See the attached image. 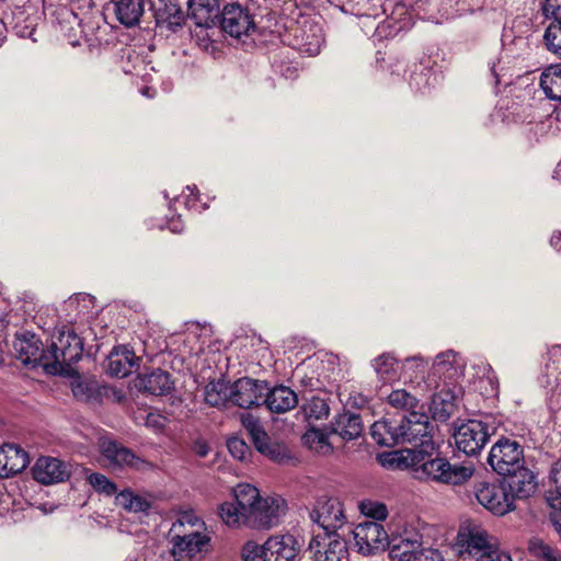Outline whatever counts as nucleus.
<instances>
[{
    "mask_svg": "<svg viewBox=\"0 0 561 561\" xmlns=\"http://www.w3.org/2000/svg\"><path fill=\"white\" fill-rule=\"evenodd\" d=\"M432 451L403 450L388 454L382 460L383 466L397 469H412L413 477L421 481H431L459 485L468 481L474 472L472 463L451 465L442 457L432 458Z\"/></svg>",
    "mask_w": 561,
    "mask_h": 561,
    "instance_id": "nucleus-1",
    "label": "nucleus"
},
{
    "mask_svg": "<svg viewBox=\"0 0 561 561\" xmlns=\"http://www.w3.org/2000/svg\"><path fill=\"white\" fill-rule=\"evenodd\" d=\"M206 525L195 513L185 512L172 524L170 529L172 556L176 561H190L210 541L205 533Z\"/></svg>",
    "mask_w": 561,
    "mask_h": 561,
    "instance_id": "nucleus-2",
    "label": "nucleus"
},
{
    "mask_svg": "<svg viewBox=\"0 0 561 561\" xmlns=\"http://www.w3.org/2000/svg\"><path fill=\"white\" fill-rule=\"evenodd\" d=\"M233 502L250 516L252 527L271 528L285 511V501L282 497L262 499L259 490L248 483L238 484L233 489Z\"/></svg>",
    "mask_w": 561,
    "mask_h": 561,
    "instance_id": "nucleus-3",
    "label": "nucleus"
},
{
    "mask_svg": "<svg viewBox=\"0 0 561 561\" xmlns=\"http://www.w3.org/2000/svg\"><path fill=\"white\" fill-rule=\"evenodd\" d=\"M82 352V337L72 325H62L53 336L47 354L50 362H45V371L51 375L68 373L69 367L81 358Z\"/></svg>",
    "mask_w": 561,
    "mask_h": 561,
    "instance_id": "nucleus-4",
    "label": "nucleus"
},
{
    "mask_svg": "<svg viewBox=\"0 0 561 561\" xmlns=\"http://www.w3.org/2000/svg\"><path fill=\"white\" fill-rule=\"evenodd\" d=\"M400 430L402 432V444H412L413 450L430 453L435 449L432 438V430L427 414L412 411L400 420Z\"/></svg>",
    "mask_w": 561,
    "mask_h": 561,
    "instance_id": "nucleus-5",
    "label": "nucleus"
},
{
    "mask_svg": "<svg viewBox=\"0 0 561 561\" xmlns=\"http://www.w3.org/2000/svg\"><path fill=\"white\" fill-rule=\"evenodd\" d=\"M522 445L510 438H500L490 449L488 463L500 476H508L524 467Z\"/></svg>",
    "mask_w": 561,
    "mask_h": 561,
    "instance_id": "nucleus-6",
    "label": "nucleus"
},
{
    "mask_svg": "<svg viewBox=\"0 0 561 561\" xmlns=\"http://www.w3.org/2000/svg\"><path fill=\"white\" fill-rule=\"evenodd\" d=\"M472 493L479 504L494 515L503 516L514 510L513 499L502 484L478 481Z\"/></svg>",
    "mask_w": 561,
    "mask_h": 561,
    "instance_id": "nucleus-7",
    "label": "nucleus"
},
{
    "mask_svg": "<svg viewBox=\"0 0 561 561\" xmlns=\"http://www.w3.org/2000/svg\"><path fill=\"white\" fill-rule=\"evenodd\" d=\"M354 548L357 552L369 556L383 550L388 545L389 535L377 522L359 523L352 530Z\"/></svg>",
    "mask_w": 561,
    "mask_h": 561,
    "instance_id": "nucleus-8",
    "label": "nucleus"
},
{
    "mask_svg": "<svg viewBox=\"0 0 561 561\" xmlns=\"http://www.w3.org/2000/svg\"><path fill=\"white\" fill-rule=\"evenodd\" d=\"M489 426L478 420H469L457 427L454 433L457 448L468 456L478 454L488 443Z\"/></svg>",
    "mask_w": 561,
    "mask_h": 561,
    "instance_id": "nucleus-9",
    "label": "nucleus"
},
{
    "mask_svg": "<svg viewBox=\"0 0 561 561\" xmlns=\"http://www.w3.org/2000/svg\"><path fill=\"white\" fill-rule=\"evenodd\" d=\"M391 559L409 561L415 550L422 547V536L411 525H398L389 535L388 545Z\"/></svg>",
    "mask_w": 561,
    "mask_h": 561,
    "instance_id": "nucleus-10",
    "label": "nucleus"
},
{
    "mask_svg": "<svg viewBox=\"0 0 561 561\" xmlns=\"http://www.w3.org/2000/svg\"><path fill=\"white\" fill-rule=\"evenodd\" d=\"M268 386L265 381H259L248 377L240 378L231 383V404L241 409H250L263 402Z\"/></svg>",
    "mask_w": 561,
    "mask_h": 561,
    "instance_id": "nucleus-11",
    "label": "nucleus"
},
{
    "mask_svg": "<svg viewBox=\"0 0 561 561\" xmlns=\"http://www.w3.org/2000/svg\"><path fill=\"white\" fill-rule=\"evenodd\" d=\"M310 518L325 533H335L345 520L343 504L335 497H322L310 512Z\"/></svg>",
    "mask_w": 561,
    "mask_h": 561,
    "instance_id": "nucleus-12",
    "label": "nucleus"
},
{
    "mask_svg": "<svg viewBox=\"0 0 561 561\" xmlns=\"http://www.w3.org/2000/svg\"><path fill=\"white\" fill-rule=\"evenodd\" d=\"M99 446L102 456L110 467H128L140 470L150 466L149 462L136 456L130 449L115 440L102 438L100 439Z\"/></svg>",
    "mask_w": 561,
    "mask_h": 561,
    "instance_id": "nucleus-13",
    "label": "nucleus"
},
{
    "mask_svg": "<svg viewBox=\"0 0 561 561\" xmlns=\"http://www.w3.org/2000/svg\"><path fill=\"white\" fill-rule=\"evenodd\" d=\"M32 471L37 482L48 485L69 479L71 465L54 457H39Z\"/></svg>",
    "mask_w": 561,
    "mask_h": 561,
    "instance_id": "nucleus-14",
    "label": "nucleus"
},
{
    "mask_svg": "<svg viewBox=\"0 0 561 561\" xmlns=\"http://www.w3.org/2000/svg\"><path fill=\"white\" fill-rule=\"evenodd\" d=\"M220 25L225 33L236 38L248 34L255 26L249 11L238 3H230L224 8Z\"/></svg>",
    "mask_w": 561,
    "mask_h": 561,
    "instance_id": "nucleus-15",
    "label": "nucleus"
},
{
    "mask_svg": "<svg viewBox=\"0 0 561 561\" xmlns=\"http://www.w3.org/2000/svg\"><path fill=\"white\" fill-rule=\"evenodd\" d=\"M309 550L316 561H341L347 552L345 541L335 533L316 536L309 543Z\"/></svg>",
    "mask_w": 561,
    "mask_h": 561,
    "instance_id": "nucleus-16",
    "label": "nucleus"
},
{
    "mask_svg": "<svg viewBox=\"0 0 561 561\" xmlns=\"http://www.w3.org/2000/svg\"><path fill=\"white\" fill-rule=\"evenodd\" d=\"M458 539L461 553H468L476 560L494 549L489 540L486 530L478 525L462 528L458 534Z\"/></svg>",
    "mask_w": 561,
    "mask_h": 561,
    "instance_id": "nucleus-17",
    "label": "nucleus"
},
{
    "mask_svg": "<svg viewBox=\"0 0 561 561\" xmlns=\"http://www.w3.org/2000/svg\"><path fill=\"white\" fill-rule=\"evenodd\" d=\"M148 0H112L106 11L112 13L123 26L130 28L139 25Z\"/></svg>",
    "mask_w": 561,
    "mask_h": 561,
    "instance_id": "nucleus-18",
    "label": "nucleus"
},
{
    "mask_svg": "<svg viewBox=\"0 0 561 561\" xmlns=\"http://www.w3.org/2000/svg\"><path fill=\"white\" fill-rule=\"evenodd\" d=\"M13 348L16 358L24 365H41L45 369V362H50L48 350L42 348V342L35 335L18 337Z\"/></svg>",
    "mask_w": 561,
    "mask_h": 561,
    "instance_id": "nucleus-19",
    "label": "nucleus"
},
{
    "mask_svg": "<svg viewBox=\"0 0 561 561\" xmlns=\"http://www.w3.org/2000/svg\"><path fill=\"white\" fill-rule=\"evenodd\" d=\"M154 19L157 26L178 32L185 22V14L176 0H159Z\"/></svg>",
    "mask_w": 561,
    "mask_h": 561,
    "instance_id": "nucleus-20",
    "label": "nucleus"
},
{
    "mask_svg": "<svg viewBox=\"0 0 561 561\" xmlns=\"http://www.w3.org/2000/svg\"><path fill=\"white\" fill-rule=\"evenodd\" d=\"M296 46L301 53L309 56L318 55L324 42L322 28L319 24L305 21L295 34Z\"/></svg>",
    "mask_w": 561,
    "mask_h": 561,
    "instance_id": "nucleus-21",
    "label": "nucleus"
},
{
    "mask_svg": "<svg viewBox=\"0 0 561 561\" xmlns=\"http://www.w3.org/2000/svg\"><path fill=\"white\" fill-rule=\"evenodd\" d=\"M139 358L126 346L115 347L107 356L106 371L113 376L123 378L138 367Z\"/></svg>",
    "mask_w": 561,
    "mask_h": 561,
    "instance_id": "nucleus-22",
    "label": "nucleus"
},
{
    "mask_svg": "<svg viewBox=\"0 0 561 561\" xmlns=\"http://www.w3.org/2000/svg\"><path fill=\"white\" fill-rule=\"evenodd\" d=\"M268 561H293L300 545L293 535L274 536L265 541Z\"/></svg>",
    "mask_w": 561,
    "mask_h": 561,
    "instance_id": "nucleus-23",
    "label": "nucleus"
},
{
    "mask_svg": "<svg viewBox=\"0 0 561 561\" xmlns=\"http://www.w3.org/2000/svg\"><path fill=\"white\" fill-rule=\"evenodd\" d=\"M28 465L27 454L16 445L0 447V478H8L24 470Z\"/></svg>",
    "mask_w": 561,
    "mask_h": 561,
    "instance_id": "nucleus-24",
    "label": "nucleus"
},
{
    "mask_svg": "<svg viewBox=\"0 0 561 561\" xmlns=\"http://www.w3.org/2000/svg\"><path fill=\"white\" fill-rule=\"evenodd\" d=\"M466 367L463 358L456 352L448 350L439 353L433 363V374L454 381L462 376Z\"/></svg>",
    "mask_w": 561,
    "mask_h": 561,
    "instance_id": "nucleus-25",
    "label": "nucleus"
},
{
    "mask_svg": "<svg viewBox=\"0 0 561 561\" xmlns=\"http://www.w3.org/2000/svg\"><path fill=\"white\" fill-rule=\"evenodd\" d=\"M510 495L512 499H528L537 491L538 482L536 474L528 468L522 467L508 474Z\"/></svg>",
    "mask_w": 561,
    "mask_h": 561,
    "instance_id": "nucleus-26",
    "label": "nucleus"
},
{
    "mask_svg": "<svg viewBox=\"0 0 561 561\" xmlns=\"http://www.w3.org/2000/svg\"><path fill=\"white\" fill-rule=\"evenodd\" d=\"M263 403L271 412L285 413L297 407L298 397L289 387L278 386L265 392Z\"/></svg>",
    "mask_w": 561,
    "mask_h": 561,
    "instance_id": "nucleus-27",
    "label": "nucleus"
},
{
    "mask_svg": "<svg viewBox=\"0 0 561 561\" xmlns=\"http://www.w3.org/2000/svg\"><path fill=\"white\" fill-rule=\"evenodd\" d=\"M374 440L381 446L392 447L402 443L400 421L380 420L370 427Z\"/></svg>",
    "mask_w": 561,
    "mask_h": 561,
    "instance_id": "nucleus-28",
    "label": "nucleus"
},
{
    "mask_svg": "<svg viewBox=\"0 0 561 561\" xmlns=\"http://www.w3.org/2000/svg\"><path fill=\"white\" fill-rule=\"evenodd\" d=\"M173 385L170 374L161 369L142 375L138 379V387L153 396L170 393L173 389Z\"/></svg>",
    "mask_w": 561,
    "mask_h": 561,
    "instance_id": "nucleus-29",
    "label": "nucleus"
},
{
    "mask_svg": "<svg viewBox=\"0 0 561 561\" xmlns=\"http://www.w3.org/2000/svg\"><path fill=\"white\" fill-rule=\"evenodd\" d=\"M456 410V397L449 388H443L432 397L430 411L432 417L439 422H446Z\"/></svg>",
    "mask_w": 561,
    "mask_h": 561,
    "instance_id": "nucleus-30",
    "label": "nucleus"
},
{
    "mask_svg": "<svg viewBox=\"0 0 561 561\" xmlns=\"http://www.w3.org/2000/svg\"><path fill=\"white\" fill-rule=\"evenodd\" d=\"M187 7L196 27L210 26L218 12L217 0H188Z\"/></svg>",
    "mask_w": 561,
    "mask_h": 561,
    "instance_id": "nucleus-31",
    "label": "nucleus"
},
{
    "mask_svg": "<svg viewBox=\"0 0 561 561\" xmlns=\"http://www.w3.org/2000/svg\"><path fill=\"white\" fill-rule=\"evenodd\" d=\"M115 503L129 513H147L152 506L153 497L150 494H138L126 489L116 495Z\"/></svg>",
    "mask_w": 561,
    "mask_h": 561,
    "instance_id": "nucleus-32",
    "label": "nucleus"
},
{
    "mask_svg": "<svg viewBox=\"0 0 561 561\" xmlns=\"http://www.w3.org/2000/svg\"><path fill=\"white\" fill-rule=\"evenodd\" d=\"M377 376L385 382L401 380L400 362L390 354H381L373 360Z\"/></svg>",
    "mask_w": 561,
    "mask_h": 561,
    "instance_id": "nucleus-33",
    "label": "nucleus"
},
{
    "mask_svg": "<svg viewBox=\"0 0 561 561\" xmlns=\"http://www.w3.org/2000/svg\"><path fill=\"white\" fill-rule=\"evenodd\" d=\"M254 446L259 453L278 463H287L293 458L289 449L284 444L272 442L267 434L264 438L259 439Z\"/></svg>",
    "mask_w": 561,
    "mask_h": 561,
    "instance_id": "nucleus-34",
    "label": "nucleus"
},
{
    "mask_svg": "<svg viewBox=\"0 0 561 561\" xmlns=\"http://www.w3.org/2000/svg\"><path fill=\"white\" fill-rule=\"evenodd\" d=\"M231 383L225 380L211 381L205 387V401L216 408L226 407L230 401Z\"/></svg>",
    "mask_w": 561,
    "mask_h": 561,
    "instance_id": "nucleus-35",
    "label": "nucleus"
},
{
    "mask_svg": "<svg viewBox=\"0 0 561 561\" xmlns=\"http://www.w3.org/2000/svg\"><path fill=\"white\" fill-rule=\"evenodd\" d=\"M540 87L547 98L561 101V66L548 67L540 77Z\"/></svg>",
    "mask_w": 561,
    "mask_h": 561,
    "instance_id": "nucleus-36",
    "label": "nucleus"
},
{
    "mask_svg": "<svg viewBox=\"0 0 561 561\" xmlns=\"http://www.w3.org/2000/svg\"><path fill=\"white\" fill-rule=\"evenodd\" d=\"M342 438L351 440L357 438L363 432L360 416L355 413H344L339 416L334 427Z\"/></svg>",
    "mask_w": 561,
    "mask_h": 561,
    "instance_id": "nucleus-37",
    "label": "nucleus"
},
{
    "mask_svg": "<svg viewBox=\"0 0 561 561\" xmlns=\"http://www.w3.org/2000/svg\"><path fill=\"white\" fill-rule=\"evenodd\" d=\"M218 514L221 520L229 527H239L243 524L251 526V519L245 511L233 501L224 502L218 507Z\"/></svg>",
    "mask_w": 561,
    "mask_h": 561,
    "instance_id": "nucleus-38",
    "label": "nucleus"
},
{
    "mask_svg": "<svg viewBox=\"0 0 561 561\" xmlns=\"http://www.w3.org/2000/svg\"><path fill=\"white\" fill-rule=\"evenodd\" d=\"M73 396L82 401H100L103 389L94 379H79L72 383Z\"/></svg>",
    "mask_w": 561,
    "mask_h": 561,
    "instance_id": "nucleus-39",
    "label": "nucleus"
},
{
    "mask_svg": "<svg viewBox=\"0 0 561 561\" xmlns=\"http://www.w3.org/2000/svg\"><path fill=\"white\" fill-rule=\"evenodd\" d=\"M426 363L422 356H412L400 362L401 379L404 382H412L425 371Z\"/></svg>",
    "mask_w": 561,
    "mask_h": 561,
    "instance_id": "nucleus-40",
    "label": "nucleus"
},
{
    "mask_svg": "<svg viewBox=\"0 0 561 561\" xmlns=\"http://www.w3.org/2000/svg\"><path fill=\"white\" fill-rule=\"evenodd\" d=\"M388 403L396 408L407 411H415L419 405V399L408 392L405 389H396L388 396Z\"/></svg>",
    "mask_w": 561,
    "mask_h": 561,
    "instance_id": "nucleus-41",
    "label": "nucleus"
},
{
    "mask_svg": "<svg viewBox=\"0 0 561 561\" xmlns=\"http://www.w3.org/2000/svg\"><path fill=\"white\" fill-rule=\"evenodd\" d=\"M543 41L548 50L561 58V20L551 21L547 25Z\"/></svg>",
    "mask_w": 561,
    "mask_h": 561,
    "instance_id": "nucleus-42",
    "label": "nucleus"
},
{
    "mask_svg": "<svg viewBox=\"0 0 561 561\" xmlns=\"http://www.w3.org/2000/svg\"><path fill=\"white\" fill-rule=\"evenodd\" d=\"M302 442L316 453L327 454L331 449L327 435L319 430L308 431L302 436Z\"/></svg>",
    "mask_w": 561,
    "mask_h": 561,
    "instance_id": "nucleus-43",
    "label": "nucleus"
},
{
    "mask_svg": "<svg viewBox=\"0 0 561 561\" xmlns=\"http://www.w3.org/2000/svg\"><path fill=\"white\" fill-rule=\"evenodd\" d=\"M529 551L539 561H561V554L538 538L529 541Z\"/></svg>",
    "mask_w": 561,
    "mask_h": 561,
    "instance_id": "nucleus-44",
    "label": "nucleus"
},
{
    "mask_svg": "<svg viewBox=\"0 0 561 561\" xmlns=\"http://www.w3.org/2000/svg\"><path fill=\"white\" fill-rule=\"evenodd\" d=\"M88 481L91 486L99 493L113 495L117 491L116 484L102 473L94 472L89 474Z\"/></svg>",
    "mask_w": 561,
    "mask_h": 561,
    "instance_id": "nucleus-45",
    "label": "nucleus"
},
{
    "mask_svg": "<svg viewBox=\"0 0 561 561\" xmlns=\"http://www.w3.org/2000/svg\"><path fill=\"white\" fill-rule=\"evenodd\" d=\"M360 512L376 520H385L388 516L387 506L376 501H364L359 504Z\"/></svg>",
    "mask_w": 561,
    "mask_h": 561,
    "instance_id": "nucleus-46",
    "label": "nucleus"
},
{
    "mask_svg": "<svg viewBox=\"0 0 561 561\" xmlns=\"http://www.w3.org/2000/svg\"><path fill=\"white\" fill-rule=\"evenodd\" d=\"M244 561H268L265 543L260 546L254 541H248L242 548Z\"/></svg>",
    "mask_w": 561,
    "mask_h": 561,
    "instance_id": "nucleus-47",
    "label": "nucleus"
},
{
    "mask_svg": "<svg viewBox=\"0 0 561 561\" xmlns=\"http://www.w3.org/2000/svg\"><path fill=\"white\" fill-rule=\"evenodd\" d=\"M241 422L244 428L249 432L253 444H255L259 439L264 438L266 435V432L263 430L259 420L252 414H242Z\"/></svg>",
    "mask_w": 561,
    "mask_h": 561,
    "instance_id": "nucleus-48",
    "label": "nucleus"
},
{
    "mask_svg": "<svg viewBox=\"0 0 561 561\" xmlns=\"http://www.w3.org/2000/svg\"><path fill=\"white\" fill-rule=\"evenodd\" d=\"M547 374L556 381L561 380V347L556 346L550 352L549 362L546 365Z\"/></svg>",
    "mask_w": 561,
    "mask_h": 561,
    "instance_id": "nucleus-49",
    "label": "nucleus"
},
{
    "mask_svg": "<svg viewBox=\"0 0 561 561\" xmlns=\"http://www.w3.org/2000/svg\"><path fill=\"white\" fill-rule=\"evenodd\" d=\"M227 447L231 456L240 461L245 460L250 454L249 446L238 437L228 439Z\"/></svg>",
    "mask_w": 561,
    "mask_h": 561,
    "instance_id": "nucleus-50",
    "label": "nucleus"
},
{
    "mask_svg": "<svg viewBox=\"0 0 561 561\" xmlns=\"http://www.w3.org/2000/svg\"><path fill=\"white\" fill-rule=\"evenodd\" d=\"M543 16L551 21L561 20V0H545L541 5Z\"/></svg>",
    "mask_w": 561,
    "mask_h": 561,
    "instance_id": "nucleus-51",
    "label": "nucleus"
},
{
    "mask_svg": "<svg viewBox=\"0 0 561 561\" xmlns=\"http://www.w3.org/2000/svg\"><path fill=\"white\" fill-rule=\"evenodd\" d=\"M169 419L159 412H150L146 416L145 425L154 433H162Z\"/></svg>",
    "mask_w": 561,
    "mask_h": 561,
    "instance_id": "nucleus-52",
    "label": "nucleus"
},
{
    "mask_svg": "<svg viewBox=\"0 0 561 561\" xmlns=\"http://www.w3.org/2000/svg\"><path fill=\"white\" fill-rule=\"evenodd\" d=\"M476 561H512V558L506 552L494 548L488 554L481 556Z\"/></svg>",
    "mask_w": 561,
    "mask_h": 561,
    "instance_id": "nucleus-53",
    "label": "nucleus"
},
{
    "mask_svg": "<svg viewBox=\"0 0 561 561\" xmlns=\"http://www.w3.org/2000/svg\"><path fill=\"white\" fill-rule=\"evenodd\" d=\"M310 414L316 419H321L323 415L328 414V405L321 399H312L310 402Z\"/></svg>",
    "mask_w": 561,
    "mask_h": 561,
    "instance_id": "nucleus-54",
    "label": "nucleus"
},
{
    "mask_svg": "<svg viewBox=\"0 0 561 561\" xmlns=\"http://www.w3.org/2000/svg\"><path fill=\"white\" fill-rule=\"evenodd\" d=\"M550 480L554 484L557 493L561 496V458L553 463L550 470Z\"/></svg>",
    "mask_w": 561,
    "mask_h": 561,
    "instance_id": "nucleus-55",
    "label": "nucleus"
},
{
    "mask_svg": "<svg viewBox=\"0 0 561 561\" xmlns=\"http://www.w3.org/2000/svg\"><path fill=\"white\" fill-rule=\"evenodd\" d=\"M192 449L198 457H206L209 453V446L204 439H196L193 443Z\"/></svg>",
    "mask_w": 561,
    "mask_h": 561,
    "instance_id": "nucleus-56",
    "label": "nucleus"
},
{
    "mask_svg": "<svg viewBox=\"0 0 561 561\" xmlns=\"http://www.w3.org/2000/svg\"><path fill=\"white\" fill-rule=\"evenodd\" d=\"M169 229L174 233L181 232L183 230L182 222L180 220H172L169 224Z\"/></svg>",
    "mask_w": 561,
    "mask_h": 561,
    "instance_id": "nucleus-57",
    "label": "nucleus"
},
{
    "mask_svg": "<svg viewBox=\"0 0 561 561\" xmlns=\"http://www.w3.org/2000/svg\"><path fill=\"white\" fill-rule=\"evenodd\" d=\"M209 26H204V27H197L198 28V33H196V37H198L201 41L203 42H206L208 35H207V32H206V28H208Z\"/></svg>",
    "mask_w": 561,
    "mask_h": 561,
    "instance_id": "nucleus-58",
    "label": "nucleus"
},
{
    "mask_svg": "<svg viewBox=\"0 0 561 561\" xmlns=\"http://www.w3.org/2000/svg\"><path fill=\"white\" fill-rule=\"evenodd\" d=\"M4 33H5V25L4 23L0 20V46L2 45L3 41H4Z\"/></svg>",
    "mask_w": 561,
    "mask_h": 561,
    "instance_id": "nucleus-59",
    "label": "nucleus"
},
{
    "mask_svg": "<svg viewBox=\"0 0 561 561\" xmlns=\"http://www.w3.org/2000/svg\"><path fill=\"white\" fill-rule=\"evenodd\" d=\"M141 94L147 96V98H152L153 96V93H151V89L146 87L141 90Z\"/></svg>",
    "mask_w": 561,
    "mask_h": 561,
    "instance_id": "nucleus-60",
    "label": "nucleus"
},
{
    "mask_svg": "<svg viewBox=\"0 0 561 561\" xmlns=\"http://www.w3.org/2000/svg\"><path fill=\"white\" fill-rule=\"evenodd\" d=\"M553 527H554V530L559 534L560 539H561V522L560 520H554L553 522Z\"/></svg>",
    "mask_w": 561,
    "mask_h": 561,
    "instance_id": "nucleus-61",
    "label": "nucleus"
},
{
    "mask_svg": "<svg viewBox=\"0 0 561 561\" xmlns=\"http://www.w3.org/2000/svg\"><path fill=\"white\" fill-rule=\"evenodd\" d=\"M183 530H184L185 533H190V530H191V525H185V526H183Z\"/></svg>",
    "mask_w": 561,
    "mask_h": 561,
    "instance_id": "nucleus-62",
    "label": "nucleus"
},
{
    "mask_svg": "<svg viewBox=\"0 0 561 561\" xmlns=\"http://www.w3.org/2000/svg\"><path fill=\"white\" fill-rule=\"evenodd\" d=\"M557 172H558V173H561V162H560V163L558 164V167H557Z\"/></svg>",
    "mask_w": 561,
    "mask_h": 561,
    "instance_id": "nucleus-63",
    "label": "nucleus"
}]
</instances>
